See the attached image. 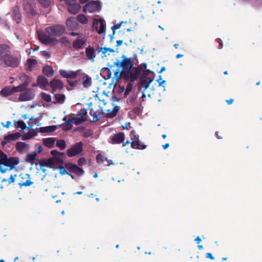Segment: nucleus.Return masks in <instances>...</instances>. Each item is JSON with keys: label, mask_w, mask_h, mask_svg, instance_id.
Returning <instances> with one entry per match:
<instances>
[{"label": "nucleus", "mask_w": 262, "mask_h": 262, "mask_svg": "<svg viewBox=\"0 0 262 262\" xmlns=\"http://www.w3.org/2000/svg\"><path fill=\"white\" fill-rule=\"evenodd\" d=\"M14 93L13 92V87L6 86L1 90L0 95L4 97L9 96Z\"/></svg>", "instance_id": "nucleus-22"}, {"label": "nucleus", "mask_w": 262, "mask_h": 262, "mask_svg": "<svg viewBox=\"0 0 262 262\" xmlns=\"http://www.w3.org/2000/svg\"><path fill=\"white\" fill-rule=\"evenodd\" d=\"M51 154L53 156L55 157L58 155H61V152H59L57 150H53L51 151Z\"/></svg>", "instance_id": "nucleus-60"}, {"label": "nucleus", "mask_w": 262, "mask_h": 262, "mask_svg": "<svg viewBox=\"0 0 262 262\" xmlns=\"http://www.w3.org/2000/svg\"><path fill=\"white\" fill-rule=\"evenodd\" d=\"M43 144L49 148L53 147L55 143V139L53 138H48L43 140Z\"/></svg>", "instance_id": "nucleus-35"}, {"label": "nucleus", "mask_w": 262, "mask_h": 262, "mask_svg": "<svg viewBox=\"0 0 262 262\" xmlns=\"http://www.w3.org/2000/svg\"><path fill=\"white\" fill-rule=\"evenodd\" d=\"M24 7L25 10L27 13H30L31 15L35 16L37 15V11L33 8V6L28 2H26L24 4Z\"/></svg>", "instance_id": "nucleus-18"}, {"label": "nucleus", "mask_w": 262, "mask_h": 262, "mask_svg": "<svg viewBox=\"0 0 262 262\" xmlns=\"http://www.w3.org/2000/svg\"><path fill=\"white\" fill-rule=\"evenodd\" d=\"M125 140V136L123 132H120L114 135L112 137V144H120L122 143V146L124 147L126 145L129 144V142L127 141L124 142Z\"/></svg>", "instance_id": "nucleus-10"}, {"label": "nucleus", "mask_w": 262, "mask_h": 262, "mask_svg": "<svg viewBox=\"0 0 262 262\" xmlns=\"http://www.w3.org/2000/svg\"><path fill=\"white\" fill-rule=\"evenodd\" d=\"M86 164V161L84 158L81 157L78 160V165L82 166Z\"/></svg>", "instance_id": "nucleus-55"}, {"label": "nucleus", "mask_w": 262, "mask_h": 262, "mask_svg": "<svg viewBox=\"0 0 262 262\" xmlns=\"http://www.w3.org/2000/svg\"><path fill=\"white\" fill-rule=\"evenodd\" d=\"M65 32V27L61 25H54L46 28L45 31L38 32V37L40 41L46 45L54 46L57 39L52 36H59Z\"/></svg>", "instance_id": "nucleus-1"}, {"label": "nucleus", "mask_w": 262, "mask_h": 262, "mask_svg": "<svg viewBox=\"0 0 262 262\" xmlns=\"http://www.w3.org/2000/svg\"><path fill=\"white\" fill-rule=\"evenodd\" d=\"M55 98L57 102L62 103L65 100V96L63 94H56Z\"/></svg>", "instance_id": "nucleus-46"}, {"label": "nucleus", "mask_w": 262, "mask_h": 262, "mask_svg": "<svg viewBox=\"0 0 262 262\" xmlns=\"http://www.w3.org/2000/svg\"><path fill=\"white\" fill-rule=\"evenodd\" d=\"M42 55L48 58H50L51 56L50 54L46 51H43L42 52Z\"/></svg>", "instance_id": "nucleus-62"}, {"label": "nucleus", "mask_w": 262, "mask_h": 262, "mask_svg": "<svg viewBox=\"0 0 262 262\" xmlns=\"http://www.w3.org/2000/svg\"><path fill=\"white\" fill-rule=\"evenodd\" d=\"M19 162L18 157L8 158L6 154L0 150V172L1 173H4L7 170H11L14 169L19 164Z\"/></svg>", "instance_id": "nucleus-2"}, {"label": "nucleus", "mask_w": 262, "mask_h": 262, "mask_svg": "<svg viewBox=\"0 0 262 262\" xmlns=\"http://www.w3.org/2000/svg\"><path fill=\"white\" fill-rule=\"evenodd\" d=\"M79 71V70L73 71L60 70L59 72L61 77L69 79L76 78L78 76Z\"/></svg>", "instance_id": "nucleus-12"}, {"label": "nucleus", "mask_w": 262, "mask_h": 262, "mask_svg": "<svg viewBox=\"0 0 262 262\" xmlns=\"http://www.w3.org/2000/svg\"><path fill=\"white\" fill-rule=\"evenodd\" d=\"M98 51L99 53L101 52L102 54L104 56H106V53L109 52L110 53L114 52V50L111 48H105V47H100L98 49Z\"/></svg>", "instance_id": "nucleus-40"}, {"label": "nucleus", "mask_w": 262, "mask_h": 262, "mask_svg": "<svg viewBox=\"0 0 262 262\" xmlns=\"http://www.w3.org/2000/svg\"><path fill=\"white\" fill-rule=\"evenodd\" d=\"M15 126L16 128H20L23 130L27 128L26 124L23 120H19L17 122H15Z\"/></svg>", "instance_id": "nucleus-42"}, {"label": "nucleus", "mask_w": 262, "mask_h": 262, "mask_svg": "<svg viewBox=\"0 0 262 262\" xmlns=\"http://www.w3.org/2000/svg\"><path fill=\"white\" fill-rule=\"evenodd\" d=\"M93 25L96 27V29L99 34H102L105 31V23L102 18H100L96 21H95Z\"/></svg>", "instance_id": "nucleus-14"}, {"label": "nucleus", "mask_w": 262, "mask_h": 262, "mask_svg": "<svg viewBox=\"0 0 262 262\" xmlns=\"http://www.w3.org/2000/svg\"><path fill=\"white\" fill-rule=\"evenodd\" d=\"M132 113L136 115H140L142 113V110L139 107H135L132 110Z\"/></svg>", "instance_id": "nucleus-54"}, {"label": "nucleus", "mask_w": 262, "mask_h": 262, "mask_svg": "<svg viewBox=\"0 0 262 262\" xmlns=\"http://www.w3.org/2000/svg\"><path fill=\"white\" fill-rule=\"evenodd\" d=\"M151 73L149 70H145L140 78L139 84L144 88V90H146L153 81L152 78L148 77V75Z\"/></svg>", "instance_id": "nucleus-6"}, {"label": "nucleus", "mask_w": 262, "mask_h": 262, "mask_svg": "<svg viewBox=\"0 0 262 262\" xmlns=\"http://www.w3.org/2000/svg\"><path fill=\"white\" fill-rule=\"evenodd\" d=\"M11 54L10 48L6 44L0 45V63Z\"/></svg>", "instance_id": "nucleus-11"}, {"label": "nucleus", "mask_w": 262, "mask_h": 262, "mask_svg": "<svg viewBox=\"0 0 262 262\" xmlns=\"http://www.w3.org/2000/svg\"><path fill=\"white\" fill-rule=\"evenodd\" d=\"M205 256L206 258H209L211 260L214 259V256L212 255V254L211 253H207L205 255Z\"/></svg>", "instance_id": "nucleus-63"}, {"label": "nucleus", "mask_w": 262, "mask_h": 262, "mask_svg": "<svg viewBox=\"0 0 262 262\" xmlns=\"http://www.w3.org/2000/svg\"><path fill=\"white\" fill-rule=\"evenodd\" d=\"M62 129L64 130H69L72 129L73 125L68 123L67 121H66L62 124Z\"/></svg>", "instance_id": "nucleus-50"}, {"label": "nucleus", "mask_w": 262, "mask_h": 262, "mask_svg": "<svg viewBox=\"0 0 262 262\" xmlns=\"http://www.w3.org/2000/svg\"><path fill=\"white\" fill-rule=\"evenodd\" d=\"M87 114V111L85 109H83L81 110V111L77 114V116H78L79 118L81 119H86Z\"/></svg>", "instance_id": "nucleus-47"}, {"label": "nucleus", "mask_w": 262, "mask_h": 262, "mask_svg": "<svg viewBox=\"0 0 262 262\" xmlns=\"http://www.w3.org/2000/svg\"><path fill=\"white\" fill-rule=\"evenodd\" d=\"M36 134L34 132H29L27 134L24 135L22 136L21 139L24 141L29 140L35 136Z\"/></svg>", "instance_id": "nucleus-44"}, {"label": "nucleus", "mask_w": 262, "mask_h": 262, "mask_svg": "<svg viewBox=\"0 0 262 262\" xmlns=\"http://www.w3.org/2000/svg\"><path fill=\"white\" fill-rule=\"evenodd\" d=\"M83 144L82 142L76 143L72 147L68 149L67 151V156L69 157H73L79 155L83 150Z\"/></svg>", "instance_id": "nucleus-7"}, {"label": "nucleus", "mask_w": 262, "mask_h": 262, "mask_svg": "<svg viewBox=\"0 0 262 262\" xmlns=\"http://www.w3.org/2000/svg\"><path fill=\"white\" fill-rule=\"evenodd\" d=\"M27 69L29 71H31L32 69L34 67V66L37 63V60L34 59L30 58L27 60Z\"/></svg>", "instance_id": "nucleus-38"}, {"label": "nucleus", "mask_w": 262, "mask_h": 262, "mask_svg": "<svg viewBox=\"0 0 262 262\" xmlns=\"http://www.w3.org/2000/svg\"><path fill=\"white\" fill-rule=\"evenodd\" d=\"M101 9L100 3L99 1H91L85 4L83 11L85 13H93L99 11Z\"/></svg>", "instance_id": "nucleus-8"}, {"label": "nucleus", "mask_w": 262, "mask_h": 262, "mask_svg": "<svg viewBox=\"0 0 262 262\" xmlns=\"http://www.w3.org/2000/svg\"><path fill=\"white\" fill-rule=\"evenodd\" d=\"M34 95L31 89H28L24 93L20 94L19 100L20 101H26L32 100L34 98Z\"/></svg>", "instance_id": "nucleus-13"}, {"label": "nucleus", "mask_w": 262, "mask_h": 262, "mask_svg": "<svg viewBox=\"0 0 262 262\" xmlns=\"http://www.w3.org/2000/svg\"><path fill=\"white\" fill-rule=\"evenodd\" d=\"M1 182L2 183H4V185L6 186H8L11 184L8 181V179L4 178L2 180Z\"/></svg>", "instance_id": "nucleus-59"}, {"label": "nucleus", "mask_w": 262, "mask_h": 262, "mask_svg": "<svg viewBox=\"0 0 262 262\" xmlns=\"http://www.w3.org/2000/svg\"><path fill=\"white\" fill-rule=\"evenodd\" d=\"M56 146L61 150L64 149L66 147V143L64 140H58L56 142Z\"/></svg>", "instance_id": "nucleus-43"}, {"label": "nucleus", "mask_w": 262, "mask_h": 262, "mask_svg": "<svg viewBox=\"0 0 262 262\" xmlns=\"http://www.w3.org/2000/svg\"><path fill=\"white\" fill-rule=\"evenodd\" d=\"M133 84L130 82L128 83L126 85L125 91L124 92V96H126L129 95L131 91L132 90Z\"/></svg>", "instance_id": "nucleus-48"}, {"label": "nucleus", "mask_w": 262, "mask_h": 262, "mask_svg": "<svg viewBox=\"0 0 262 262\" xmlns=\"http://www.w3.org/2000/svg\"><path fill=\"white\" fill-rule=\"evenodd\" d=\"M67 82L69 84V85L71 86V87L75 86L78 84L77 80L72 81L70 79H67Z\"/></svg>", "instance_id": "nucleus-57"}, {"label": "nucleus", "mask_w": 262, "mask_h": 262, "mask_svg": "<svg viewBox=\"0 0 262 262\" xmlns=\"http://www.w3.org/2000/svg\"><path fill=\"white\" fill-rule=\"evenodd\" d=\"M42 73L48 77H52L54 75V70L51 66H46L43 68Z\"/></svg>", "instance_id": "nucleus-32"}, {"label": "nucleus", "mask_w": 262, "mask_h": 262, "mask_svg": "<svg viewBox=\"0 0 262 262\" xmlns=\"http://www.w3.org/2000/svg\"><path fill=\"white\" fill-rule=\"evenodd\" d=\"M52 89L53 92L57 90H61L63 87V83L61 80L56 79L55 77L49 84Z\"/></svg>", "instance_id": "nucleus-15"}, {"label": "nucleus", "mask_w": 262, "mask_h": 262, "mask_svg": "<svg viewBox=\"0 0 262 262\" xmlns=\"http://www.w3.org/2000/svg\"><path fill=\"white\" fill-rule=\"evenodd\" d=\"M85 54L88 59L91 60L92 61H94L96 53L93 47L90 46H88L85 49Z\"/></svg>", "instance_id": "nucleus-17"}, {"label": "nucleus", "mask_w": 262, "mask_h": 262, "mask_svg": "<svg viewBox=\"0 0 262 262\" xmlns=\"http://www.w3.org/2000/svg\"><path fill=\"white\" fill-rule=\"evenodd\" d=\"M55 164L52 158H49L46 160L39 161V165L41 167L46 166L48 167L52 168L53 166Z\"/></svg>", "instance_id": "nucleus-24"}, {"label": "nucleus", "mask_w": 262, "mask_h": 262, "mask_svg": "<svg viewBox=\"0 0 262 262\" xmlns=\"http://www.w3.org/2000/svg\"><path fill=\"white\" fill-rule=\"evenodd\" d=\"M86 40L83 38L77 39L73 42V47L76 50H78L82 48L85 44Z\"/></svg>", "instance_id": "nucleus-23"}, {"label": "nucleus", "mask_w": 262, "mask_h": 262, "mask_svg": "<svg viewBox=\"0 0 262 262\" xmlns=\"http://www.w3.org/2000/svg\"><path fill=\"white\" fill-rule=\"evenodd\" d=\"M119 110V106L115 105L113 108V110L112 111L109 109L106 110V113L105 116L107 118H114L117 115Z\"/></svg>", "instance_id": "nucleus-27"}, {"label": "nucleus", "mask_w": 262, "mask_h": 262, "mask_svg": "<svg viewBox=\"0 0 262 262\" xmlns=\"http://www.w3.org/2000/svg\"><path fill=\"white\" fill-rule=\"evenodd\" d=\"M77 20L82 24H86L88 22L86 16L82 14H78L77 16Z\"/></svg>", "instance_id": "nucleus-41"}, {"label": "nucleus", "mask_w": 262, "mask_h": 262, "mask_svg": "<svg viewBox=\"0 0 262 262\" xmlns=\"http://www.w3.org/2000/svg\"><path fill=\"white\" fill-rule=\"evenodd\" d=\"M40 96L41 98L47 102H49L51 100V95L45 92H41L40 93Z\"/></svg>", "instance_id": "nucleus-45"}, {"label": "nucleus", "mask_w": 262, "mask_h": 262, "mask_svg": "<svg viewBox=\"0 0 262 262\" xmlns=\"http://www.w3.org/2000/svg\"><path fill=\"white\" fill-rule=\"evenodd\" d=\"M126 73L127 74V77L131 82L134 81L138 77V74L137 71L136 72H133V71H130Z\"/></svg>", "instance_id": "nucleus-39"}, {"label": "nucleus", "mask_w": 262, "mask_h": 262, "mask_svg": "<svg viewBox=\"0 0 262 262\" xmlns=\"http://www.w3.org/2000/svg\"><path fill=\"white\" fill-rule=\"evenodd\" d=\"M130 138L132 141L130 143L129 142L132 148L140 150H143L146 148V146L140 141L139 137L138 135H136V133L135 130H132L131 131L130 133Z\"/></svg>", "instance_id": "nucleus-4"}, {"label": "nucleus", "mask_w": 262, "mask_h": 262, "mask_svg": "<svg viewBox=\"0 0 262 262\" xmlns=\"http://www.w3.org/2000/svg\"><path fill=\"white\" fill-rule=\"evenodd\" d=\"M64 154L63 152H61V155H58L55 157H53V160L54 161L55 164H62L63 163V156Z\"/></svg>", "instance_id": "nucleus-37"}, {"label": "nucleus", "mask_w": 262, "mask_h": 262, "mask_svg": "<svg viewBox=\"0 0 262 262\" xmlns=\"http://www.w3.org/2000/svg\"><path fill=\"white\" fill-rule=\"evenodd\" d=\"M12 17L16 22L18 24L21 21V15L19 11V7L15 6L12 10Z\"/></svg>", "instance_id": "nucleus-19"}, {"label": "nucleus", "mask_w": 262, "mask_h": 262, "mask_svg": "<svg viewBox=\"0 0 262 262\" xmlns=\"http://www.w3.org/2000/svg\"><path fill=\"white\" fill-rule=\"evenodd\" d=\"M122 58L121 61H117L114 63V64L118 68H122L124 72H129L134 65L132 58H127L125 55H122Z\"/></svg>", "instance_id": "nucleus-3"}, {"label": "nucleus", "mask_w": 262, "mask_h": 262, "mask_svg": "<svg viewBox=\"0 0 262 262\" xmlns=\"http://www.w3.org/2000/svg\"><path fill=\"white\" fill-rule=\"evenodd\" d=\"M81 8V6L77 2L68 7L69 12L71 14L77 13Z\"/></svg>", "instance_id": "nucleus-20"}, {"label": "nucleus", "mask_w": 262, "mask_h": 262, "mask_svg": "<svg viewBox=\"0 0 262 262\" xmlns=\"http://www.w3.org/2000/svg\"><path fill=\"white\" fill-rule=\"evenodd\" d=\"M67 26L69 29L74 30L77 27V23L74 17L69 18L66 21Z\"/></svg>", "instance_id": "nucleus-21"}, {"label": "nucleus", "mask_w": 262, "mask_h": 262, "mask_svg": "<svg viewBox=\"0 0 262 262\" xmlns=\"http://www.w3.org/2000/svg\"><path fill=\"white\" fill-rule=\"evenodd\" d=\"M56 129L57 126L56 125L48 126L39 128V132L43 133H51L55 131Z\"/></svg>", "instance_id": "nucleus-33"}, {"label": "nucleus", "mask_w": 262, "mask_h": 262, "mask_svg": "<svg viewBox=\"0 0 262 262\" xmlns=\"http://www.w3.org/2000/svg\"><path fill=\"white\" fill-rule=\"evenodd\" d=\"M21 136L20 133L17 132L14 134H9L8 135L4 137V140L8 141L9 142L10 141H14L19 139Z\"/></svg>", "instance_id": "nucleus-30"}, {"label": "nucleus", "mask_w": 262, "mask_h": 262, "mask_svg": "<svg viewBox=\"0 0 262 262\" xmlns=\"http://www.w3.org/2000/svg\"><path fill=\"white\" fill-rule=\"evenodd\" d=\"M17 177L16 174H11L9 178L8 179V181L10 184H14L16 180V178Z\"/></svg>", "instance_id": "nucleus-56"}, {"label": "nucleus", "mask_w": 262, "mask_h": 262, "mask_svg": "<svg viewBox=\"0 0 262 262\" xmlns=\"http://www.w3.org/2000/svg\"><path fill=\"white\" fill-rule=\"evenodd\" d=\"M25 178L27 179L25 181H21L18 183V185L20 187V188H22L23 186L27 187L33 184V182H32L30 180V175L29 174L26 173L25 174Z\"/></svg>", "instance_id": "nucleus-28"}, {"label": "nucleus", "mask_w": 262, "mask_h": 262, "mask_svg": "<svg viewBox=\"0 0 262 262\" xmlns=\"http://www.w3.org/2000/svg\"><path fill=\"white\" fill-rule=\"evenodd\" d=\"M59 172H60V174H61L62 175L68 174V172L65 169V168L63 166H59Z\"/></svg>", "instance_id": "nucleus-58"}, {"label": "nucleus", "mask_w": 262, "mask_h": 262, "mask_svg": "<svg viewBox=\"0 0 262 262\" xmlns=\"http://www.w3.org/2000/svg\"><path fill=\"white\" fill-rule=\"evenodd\" d=\"M28 145L23 142H17L15 145L17 151L20 154L23 153L24 150L28 148Z\"/></svg>", "instance_id": "nucleus-29"}, {"label": "nucleus", "mask_w": 262, "mask_h": 262, "mask_svg": "<svg viewBox=\"0 0 262 262\" xmlns=\"http://www.w3.org/2000/svg\"><path fill=\"white\" fill-rule=\"evenodd\" d=\"M100 111L97 113L93 108L90 110V114L93 117V119L91 120L92 122H96L98 121L100 117L103 116L105 114L102 107H100Z\"/></svg>", "instance_id": "nucleus-16"}, {"label": "nucleus", "mask_w": 262, "mask_h": 262, "mask_svg": "<svg viewBox=\"0 0 262 262\" xmlns=\"http://www.w3.org/2000/svg\"><path fill=\"white\" fill-rule=\"evenodd\" d=\"M40 3L43 7H48L50 5V0H39Z\"/></svg>", "instance_id": "nucleus-53"}, {"label": "nucleus", "mask_w": 262, "mask_h": 262, "mask_svg": "<svg viewBox=\"0 0 262 262\" xmlns=\"http://www.w3.org/2000/svg\"><path fill=\"white\" fill-rule=\"evenodd\" d=\"M19 64V58L15 56H13L10 54L7 57L3 60L1 63L0 65H3L6 67L11 68H16L18 66Z\"/></svg>", "instance_id": "nucleus-5"}, {"label": "nucleus", "mask_w": 262, "mask_h": 262, "mask_svg": "<svg viewBox=\"0 0 262 262\" xmlns=\"http://www.w3.org/2000/svg\"><path fill=\"white\" fill-rule=\"evenodd\" d=\"M82 84L84 88H88L92 84V79L88 75H85L83 77Z\"/></svg>", "instance_id": "nucleus-36"}, {"label": "nucleus", "mask_w": 262, "mask_h": 262, "mask_svg": "<svg viewBox=\"0 0 262 262\" xmlns=\"http://www.w3.org/2000/svg\"><path fill=\"white\" fill-rule=\"evenodd\" d=\"M64 166L69 171L74 173L78 176H81L84 172L83 169L72 163H66Z\"/></svg>", "instance_id": "nucleus-9"}, {"label": "nucleus", "mask_w": 262, "mask_h": 262, "mask_svg": "<svg viewBox=\"0 0 262 262\" xmlns=\"http://www.w3.org/2000/svg\"><path fill=\"white\" fill-rule=\"evenodd\" d=\"M66 4L68 5V6H70V5L73 4L74 3H76L77 2V0H64Z\"/></svg>", "instance_id": "nucleus-61"}, {"label": "nucleus", "mask_w": 262, "mask_h": 262, "mask_svg": "<svg viewBox=\"0 0 262 262\" xmlns=\"http://www.w3.org/2000/svg\"><path fill=\"white\" fill-rule=\"evenodd\" d=\"M37 84L40 88L45 87L49 85L48 79L43 76H39L37 79Z\"/></svg>", "instance_id": "nucleus-26"}, {"label": "nucleus", "mask_w": 262, "mask_h": 262, "mask_svg": "<svg viewBox=\"0 0 262 262\" xmlns=\"http://www.w3.org/2000/svg\"><path fill=\"white\" fill-rule=\"evenodd\" d=\"M100 74L105 79H108L111 77L112 72L108 67L103 68L100 71Z\"/></svg>", "instance_id": "nucleus-25"}, {"label": "nucleus", "mask_w": 262, "mask_h": 262, "mask_svg": "<svg viewBox=\"0 0 262 262\" xmlns=\"http://www.w3.org/2000/svg\"><path fill=\"white\" fill-rule=\"evenodd\" d=\"M105 158L101 154H99L96 156V161L98 163H102L104 162Z\"/></svg>", "instance_id": "nucleus-52"}, {"label": "nucleus", "mask_w": 262, "mask_h": 262, "mask_svg": "<svg viewBox=\"0 0 262 262\" xmlns=\"http://www.w3.org/2000/svg\"><path fill=\"white\" fill-rule=\"evenodd\" d=\"M125 72H124L123 70L121 72L120 71V68H119L118 70L115 72L114 75L117 79H119L122 75L125 74Z\"/></svg>", "instance_id": "nucleus-49"}, {"label": "nucleus", "mask_w": 262, "mask_h": 262, "mask_svg": "<svg viewBox=\"0 0 262 262\" xmlns=\"http://www.w3.org/2000/svg\"><path fill=\"white\" fill-rule=\"evenodd\" d=\"M216 41L219 43V48L222 49L223 48V43L222 40L220 38H217Z\"/></svg>", "instance_id": "nucleus-64"}, {"label": "nucleus", "mask_w": 262, "mask_h": 262, "mask_svg": "<svg viewBox=\"0 0 262 262\" xmlns=\"http://www.w3.org/2000/svg\"><path fill=\"white\" fill-rule=\"evenodd\" d=\"M74 119V124L75 125H79L82 123V122L86 121V119H81L76 116L75 117H73Z\"/></svg>", "instance_id": "nucleus-51"}, {"label": "nucleus", "mask_w": 262, "mask_h": 262, "mask_svg": "<svg viewBox=\"0 0 262 262\" xmlns=\"http://www.w3.org/2000/svg\"><path fill=\"white\" fill-rule=\"evenodd\" d=\"M29 83L26 80L24 81V82L17 86H13V92L14 93L16 92H21L25 90H26Z\"/></svg>", "instance_id": "nucleus-31"}, {"label": "nucleus", "mask_w": 262, "mask_h": 262, "mask_svg": "<svg viewBox=\"0 0 262 262\" xmlns=\"http://www.w3.org/2000/svg\"><path fill=\"white\" fill-rule=\"evenodd\" d=\"M37 156V152H34L32 154H28L26 156V161L30 163L32 165L34 164Z\"/></svg>", "instance_id": "nucleus-34"}]
</instances>
